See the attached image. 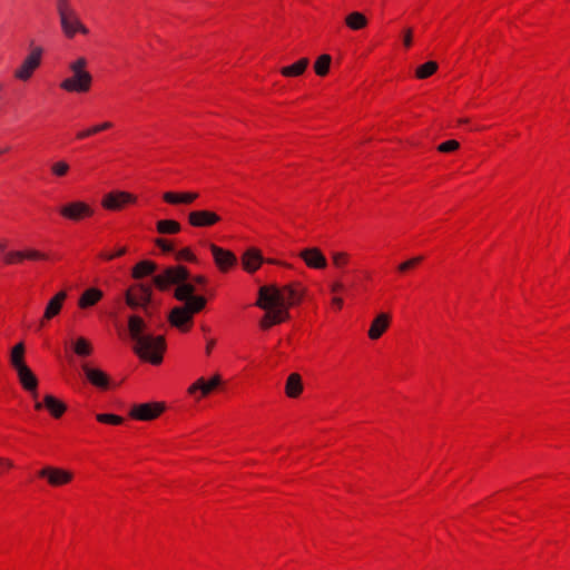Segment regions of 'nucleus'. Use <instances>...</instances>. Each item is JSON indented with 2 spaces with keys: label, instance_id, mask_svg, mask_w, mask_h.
I'll return each instance as SVG.
<instances>
[{
  "label": "nucleus",
  "instance_id": "603ef678",
  "mask_svg": "<svg viewBox=\"0 0 570 570\" xmlns=\"http://www.w3.org/2000/svg\"><path fill=\"white\" fill-rule=\"evenodd\" d=\"M332 304L336 309L340 311L343 307V298L334 296L332 299Z\"/></svg>",
  "mask_w": 570,
  "mask_h": 570
},
{
  "label": "nucleus",
  "instance_id": "a19ab883",
  "mask_svg": "<svg viewBox=\"0 0 570 570\" xmlns=\"http://www.w3.org/2000/svg\"><path fill=\"white\" fill-rule=\"evenodd\" d=\"M459 148H460V142L455 139H450L444 142H441L436 149L440 153L448 154V153H453V151L458 150Z\"/></svg>",
  "mask_w": 570,
  "mask_h": 570
},
{
  "label": "nucleus",
  "instance_id": "aec40b11",
  "mask_svg": "<svg viewBox=\"0 0 570 570\" xmlns=\"http://www.w3.org/2000/svg\"><path fill=\"white\" fill-rule=\"evenodd\" d=\"M391 325V315L389 313H380L371 323L367 335L372 341H376L383 336Z\"/></svg>",
  "mask_w": 570,
  "mask_h": 570
},
{
  "label": "nucleus",
  "instance_id": "8fccbe9b",
  "mask_svg": "<svg viewBox=\"0 0 570 570\" xmlns=\"http://www.w3.org/2000/svg\"><path fill=\"white\" fill-rule=\"evenodd\" d=\"M403 43L406 48L412 46V29H407L403 37Z\"/></svg>",
  "mask_w": 570,
  "mask_h": 570
},
{
  "label": "nucleus",
  "instance_id": "f03ea898",
  "mask_svg": "<svg viewBox=\"0 0 570 570\" xmlns=\"http://www.w3.org/2000/svg\"><path fill=\"white\" fill-rule=\"evenodd\" d=\"M146 324L138 315L128 317V331L135 342L134 351L144 361L154 365L163 362L166 340L163 335L145 334Z\"/></svg>",
  "mask_w": 570,
  "mask_h": 570
},
{
  "label": "nucleus",
  "instance_id": "ddd939ff",
  "mask_svg": "<svg viewBox=\"0 0 570 570\" xmlns=\"http://www.w3.org/2000/svg\"><path fill=\"white\" fill-rule=\"evenodd\" d=\"M188 224L195 228H209L223 220L222 216L209 209H196L189 212Z\"/></svg>",
  "mask_w": 570,
  "mask_h": 570
},
{
  "label": "nucleus",
  "instance_id": "f3484780",
  "mask_svg": "<svg viewBox=\"0 0 570 570\" xmlns=\"http://www.w3.org/2000/svg\"><path fill=\"white\" fill-rule=\"evenodd\" d=\"M168 321L171 326L177 327L184 333L188 332L193 324V317L189 315L188 311H185V308L180 306H176L170 311Z\"/></svg>",
  "mask_w": 570,
  "mask_h": 570
},
{
  "label": "nucleus",
  "instance_id": "79ce46f5",
  "mask_svg": "<svg viewBox=\"0 0 570 570\" xmlns=\"http://www.w3.org/2000/svg\"><path fill=\"white\" fill-rule=\"evenodd\" d=\"M177 261H187V262H196L195 254L188 248L185 247L176 253Z\"/></svg>",
  "mask_w": 570,
  "mask_h": 570
},
{
  "label": "nucleus",
  "instance_id": "864d4df0",
  "mask_svg": "<svg viewBox=\"0 0 570 570\" xmlns=\"http://www.w3.org/2000/svg\"><path fill=\"white\" fill-rule=\"evenodd\" d=\"M50 320H45V314L42 315V317L40 318L39 321V328H42L46 326V324L49 322Z\"/></svg>",
  "mask_w": 570,
  "mask_h": 570
},
{
  "label": "nucleus",
  "instance_id": "c85d7f7f",
  "mask_svg": "<svg viewBox=\"0 0 570 570\" xmlns=\"http://www.w3.org/2000/svg\"><path fill=\"white\" fill-rule=\"evenodd\" d=\"M206 306V298L203 296L193 295L189 299L185 302L181 308L188 311L189 315L193 317L195 314L203 311Z\"/></svg>",
  "mask_w": 570,
  "mask_h": 570
},
{
  "label": "nucleus",
  "instance_id": "b1692460",
  "mask_svg": "<svg viewBox=\"0 0 570 570\" xmlns=\"http://www.w3.org/2000/svg\"><path fill=\"white\" fill-rule=\"evenodd\" d=\"M104 297V292L97 287L86 289L78 301V306L82 309L96 305Z\"/></svg>",
  "mask_w": 570,
  "mask_h": 570
},
{
  "label": "nucleus",
  "instance_id": "a878e982",
  "mask_svg": "<svg viewBox=\"0 0 570 570\" xmlns=\"http://www.w3.org/2000/svg\"><path fill=\"white\" fill-rule=\"evenodd\" d=\"M303 391L302 377L297 373H292L285 384V393L288 397L295 399Z\"/></svg>",
  "mask_w": 570,
  "mask_h": 570
},
{
  "label": "nucleus",
  "instance_id": "9d476101",
  "mask_svg": "<svg viewBox=\"0 0 570 570\" xmlns=\"http://www.w3.org/2000/svg\"><path fill=\"white\" fill-rule=\"evenodd\" d=\"M39 479H43L52 488L65 487L72 482L75 474L72 471L53 466L45 465L37 472Z\"/></svg>",
  "mask_w": 570,
  "mask_h": 570
},
{
  "label": "nucleus",
  "instance_id": "a18cd8bd",
  "mask_svg": "<svg viewBox=\"0 0 570 570\" xmlns=\"http://www.w3.org/2000/svg\"><path fill=\"white\" fill-rule=\"evenodd\" d=\"M14 468L13 462L10 459L0 456V475Z\"/></svg>",
  "mask_w": 570,
  "mask_h": 570
},
{
  "label": "nucleus",
  "instance_id": "6e6d98bb",
  "mask_svg": "<svg viewBox=\"0 0 570 570\" xmlns=\"http://www.w3.org/2000/svg\"><path fill=\"white\" fill-rule=\"evenodd\" d=\"M6 246L4 245H0V250H4Z\"/></svg>",
  "mask_w": 570,
  "mask_h": 570
},
{
  "label": "nucleus",
  "instance_id": "393cba45",
  "mask_svg": "<svg viewBox=\"0 0 570 570\" xmlns=\"http://www.w3.org/2000/svg\"><path fill=\"white\" fill-rule=\"evenodd\" d=\"M309 66L308 58H301L296 62L289 66L282 67L279 72L282 76L287 78L302 76Z\"/></svg>",
  "mask_w": 570,
  "mask_h": 570
},
{
  "label": "nucleus",
  "instance_id": "7c9ffc66",
  "mask_svg": "<svg viewBox=\"0 0 570 570\" xmlns=\"http://www.w3.org/2000/svg\"><path fill=\"white\" fill-rule=\"evenodd\" d=\"M332 63V57L327 53L321 55L315 63H314V71L320 77H325L330 72V67Z\"/></svg>",
  "mask_w": 570,
  "mask_h": 570
},
{
  "label": "nucleus",
  "instance_id": "e433bc0d",
  "mask_svg": "<svg viewBox=\"0 0 570 570\" xmlns=\"http://www.w3.org/2000/svg\"><path fill=\"white\" fill-rule=\"evenodd\" d=\"M24 257H26V261H31V262H48V261H51V256L48 254V253H45V252H40L38 249H35V248H27L24 249Z\"/></svg>",
  "mask_w": 570,
  "mask_h": 570
},
{
  "label": "nucleus",
  "instance_id": "1a4fd4ad",
  "mask_svg": "<svg viewBox=\"0 0 570 570\" xmlns=\"http://www.w3.org/2000/svg\"><path fill=\"white\" fill-rule=\"evenodd\" d=\"M95 208L82 200L68 202L59 208V215L73 223L89 219L95 215Z\"/></svg>",
  "mask_w": 570,
  "mask_h": 570
},
{
  "label": "nucleus",
  "instance_id": "49530a36",
  "mask_svg": "<svg viewBox=\"0 0 570 570\" xmlns=\"http://www.w3.org/2000/svg\"><path fill=\"white\" fill-rule=\"evenodd\" d=\"M207 278L203 275H197L191 278V284L196 286H205L207 284Z\"/></svg>",
  "mask_w": 570,
  "mask_h": 570
},
{
  "label": "nucleus",
  "instance_id": "4be33fe9",
  "mask_svg": "<svg viewBox=\"0 0 570 570\" xmlns=\"http://www.w3.org/2000/svg\"><path fill=\"white\" fill-rule=\"evenodd\" d=\"M67 298V292L60 291L49 299L45 308V320H52L58 316Z\"/></svg>",
  "mask_w": 570,
  "mask_h": 570
},
{
  "label": "nucleus",
  "instance_id": "a211bd4d",
  "mask_svg": "<svg viewBox=\"0 0 570 570\" xmlns=\"http://www.w3.org/2000/svg\"><path fill=\"white\" fill-rule=\"evenodd\" d=\"M299 257L309 268L324 269L327 266L326 257L317 247L303 249Z\"/></svg>",
  "mask_w": 570,
  "mask_h": 570
},
{
  "label": "nucleus",
  "instance_id": "6ab92c4d",
  "mask_svg": "<svg viewBox=\"0 0 570 570\" xmlns=\"http://www.w3.org/2000/svg\"><path fill=\"white\" fill-rule=\"evenodd\" d=\"M82 371L87 377V380L94 386L100 390H108L110 386V379L107 373L101 371L100 368L90 367L87 364L82 365Z\"/></svg>",
  "mask_w": 570,
  "mask_h": 570
},
{
  "label": "nucleus",
  "instance_id": "ea45409f",
  "mask_svg": "<svg viewBox=\"0 0 570 570\" xmlns=\"http://www.w3.org/2000/svg\"><path fill=\"white\" fill-rule=\"evenodd\" d=\"M69 165L65 160L56 161L51 165V173L56 177H65L69 173Z\"/></svg>",
  "mask_w": 570,
  "mask_h": 570
},
{
  "label": "nucleus",
  "instance_id": "13d9d810",
  "mask_svg": "<svg viewBox=\"0 0 570 570\" xmlns=\"http://www.w3.org/2000/svg\"><path fill=\"white\" fill-rule=\"evenodd\" d=\"M2 153H3V151H2V150H0V155H1Z\"/></svg>",
  "mask_w": 570,
  "mask_h": 570
},
{
  "label": "nucleus",
  "instance_id": "f704fd0d",
  "mask_svg": "<svg viewBox=\"0 0 570 570\" xmlns=\"http://www.w3.org/2000/svg\"><path fill=\"white\" fill-rule=\"evenodd\" d=\"M422 261H423L422 256L412 257V258H410V259L399 264L397 267H396V271L400 274H407L411 271L415 269L417 266H420Z\"/></svg>",
  "mask_w": 570,
  "mask_h": 570
},
{
  "label": "nucleus",
  "instance_id": "2f4dec72",
  "mask_svg": "<svg viewBox=\"0 0 570 570\" xmlns=\"http://www.w3.org/2000/svg\"><path fill=\"white\" fill-rule=\"evenodd\" d=\"M73 352L78 356L87 357L92 353V345L89 340L80 336L73 342Z\"/></svg>",
  "mask_w": 570,
  "mask_h": 570
},
{
  "label": "nucleus",
  "instance_id": "37998d69",
  "mask_svg": "<svg viewBox=\"0 0 570 570\" xmlns=\"http://www.w3.org/2000/svg\"><path fill=\"white\" fill-rule=\"evenodd\" d=\"M97 129L98 128L96 127V125H94V126H91V127H89L87 129L80 130V131H78L76 134V139L77 140H83V139H87V138H89L91 136H95V135L99 134Z\"/></svg>",
  "mask_w": 570,
  "mask_h": 570
},
{
  "label": "nucleus",
  "instance_id": "20e7f679",
  "mask_svg": "<svg viewBox=\"0 0 570 570\" xmlns=\"http://www.w3.org/2000/svg\"><path fill=\"white\" fill-rule=\"evenodd\" d=\"M53 4L60 28L66 38L72 39L78 33L89 35V29L82 22L73 0H53Z\"/></svg>",
  "mask_w": 570,
  "mask_h": 570
},
{
  "label": "nucleus",
  "instance_id": "09e8293b",
  "mask_svg": "<svg viewBox=\"0 0 570 570\" xmlns=\"http://www.w3.org/2000/svg\"><path fill=\"white\" fill-rule=\"evenodd\" d=\"M96 127L98 128V132H102V131H106V130H109L114 127V124L111 121H104V122H100V124H97Z\"/></svg>",
  "mask_w": 570,
  "mask_h": 570
},
{
  "label": "nucleus",
  "instance_id": "5701e85b",
  "mask_svg": "<svg viewBox=\"0 0 570 570\" xmlns=\"http://www.w3.org/2000/svg\"><path fill=\"white\" fill-rule=\"evenodd\" d=\"M262 263V254L256 248L247 249L242 256V265L247 273L256 272L261 267Z\"/></svg>",
  "mask_w": 570,
  "mask_h": 570
},
{
  "label": "nucleus",
  "instance_id": "de8ad7c7",
  "mask_svg": "<svg viewBox=\"0 0 570 570\" xmlns=\"http://www.w3.org/2000/svg\"><path fill=\"white\" fill-rule=\"evenodd\" d=\"M344 288H345L344 284L340 281H336L331 285V292L333 294L342 293L344 291Z\"/></svg>",
  "mask_w": 570,
  "mask_h": 570
},
{
  "label": "nucleus",
  "instance_id": "dca6fc26",
  "mask_svg": "<svg viewBox=\"0 0 570 570\" xmlns=\"http://www.w3.org/2000/svg\"><path fill=\"white\" fill-rule=\"evenodd\" d=\"M43 407L55 419L61 417L65 414L66 410H67L66 404L62 401H60L59 399H57L56 396L51 395V394L45 395L43 402H36L35 409L37 411H40Z\"/></svg>",
  "mask_w": 570,
  "mask_h": 570
},
{
  "label": "nucleus",
  "instance_id": "c9c22d12",
  "mask_svg": "<svg viewBox=\"0 0 570 570\" xmlns=\"http://www.w3.org/2000/svg\"><path fill=\"white\" fill-rule=\"evenodd\" d=\"M96 420L102 424L120 425L125 422V419L117 414L111 413H99L96 415Z\"/></svg>",
  "mask_w": 570,
  "mask_h": 570
},
{
  "label": "nucleus",
  "instance_id": "2eb2a0df",
  "mask_svg": "<svg viewBox=\"0 0 570 570\" xmlns=\"http://www.w3.org/2000/svg\"><path fill=\"white\" fill-rule=\"evenodd\" d=\"M216 266L220 272H227L237 263L235 254L228 249L219 247L215 244L209 245Z\"/></svg>",
  "mask_w": 570,
  "mask_h": 570
},
{
  "label": "nucleus",
  "instance_id": "7ed1b4c3",
  "mask_svg": "<svg viewBox=\"0 0 570 570\" xmlns=\"http://www.w3.org/2000/svg\"><path fill=\"white\" fill-rule=\"evenodd\" d=\"M189 278V272L185 266H171L166 268L161 274L154 277L155 286L160 291H166L170 285L177 284L175 297L178 301L186 302L196 292V287L191 283H186Z\"/></svg>",
  "mask_w": 570,
  "mask_h": 570
},
{
  "label": "nucleus",
  "instance_id": "cd10ccee",
  "mask_svg": "<svg viewBox=\"0 0 570 570\" xmlns=\"http://www.w3.org/2000/svg\"><path fill=\"white\" fill-rule=\"evenodd\" d=\"M345 24L351 30L357 31L366 28L368 20L362 12L354 11L345 17Z\"/></svg>",
  "mask_w": 570,
  "mask_h": 570
},
{
  "label": "nucleus",
  "instance_id": "39448f33",
  "mask_svg": "<svg viewBox=\"0 0 570 570\" xmlns=\"http://www.w3.org/2000/svg\"><path fill=\"white\" fill-rule=\"evenodd\" d=\"M9 362L16 371L18 381L22 389L29 392L33 399H37L39 381L26 363V346L23 342H19L11 348Z\"/></svg>",
  "mask_w": 570,
  "mask_h": 570
},
{
  "label": "nucleus",
  "instance_id": "423d86ee",
  "mask_svg": "<svg viewBox=\"0 0 570 570\" xmlns=\"http://www.w3.org/2000/svg\"><path fill=\"white\" fill-rule=\"evenodd\" d=\"M88 61L83 57L77 58L69 65L71 76L63 79L59 87L61 90L71 94H86L92 86V76L86 69Z\"/></svg>",
  "mask_w": 570,
  "mask_h": 570
},
{
  "label": "nucleus",
  "instance_id": "473e14b6",
  "mask_svg": "<svg viewBox=\"0 0 570 570\" xmlns=\"http://www.w3.org/2000/svg\"><path fill=\"white\" fill-rule=\"evenodd\" d=\"M331 258L333 266L340 271H344L351 263V255L346 252H333Z\"/></svg>",
  "mask_w": 570,
  "mask_h": 570
},
{
  "label": "nucleus",
  "instance_id": "f8f14e48",
  "mask_svg": "<svg viewBox=\"0 0 570 570\" xmlns=\"http://www.w3.org/2000/svg\"><path fill=\"white\" fill-rule=\"evenodd\" d=\"M164 411L165 405L160 402L139 403L132 405L129 411V416L138 421H153Z\"/></svg>",
  "mask_w": 570,
  "mask_h": 570
},
{
  "label": "nucleus",
  "instance_id": "c03bdc74",
  "mask_svg": "<svg viewBox=\"0 0 570 570\" xmlns=\"http://www.w3.org/2000/svg\"><path fill=\"white\" fill-rule=\"evenodd\" d=\"M156 245L164 253H173L175 250L174 245L168 239H165V238L156 239Z\"/></svg>",
  "mask_w": 570,
  "mask_h": 570
},
{
  "label": "nucleus",
  "instance_id": "412c9836",
  "mask_svg": "<svg viewBox=\"0 0 570 570\" xmlns=\"http://www.w3.org/2000/svg\"><path fill=\"white\" fill-rule=\"evenodd\" d=\"M199 194L196 191H184V193H175V191H166L163 195V199L165 203L170 205H189L193 204Z\"/></svg>",
  "mask_w": 570,
  "mask_h": 570
},
{
  "label": "nucleus",
  "instance_id": "bb28decb",
  "mask_svg": "<svg viewBox=\"0 0 570 570\" xmlns=\"http://www.w3.org/2000/svg\"><path fill=\"white\" fill-rule=\"evenodd\" d=\"M157 268V265L151 261H140L137 263L131 271V277L135 279H141L146 276L151 275Z\"/></svg>",
  "mask_w": 570,
  "mask_h": 570
},
{
  "label": "nucleus",
  "instance_id": "5fc2aeb1",
  "mask_svg": "<svg viewBox=\"0 0 570 570\" xmlns=\"http://www.w3.org/2000/svg\"><path fill=\"white\" fill-rule=\"evenodd\" d=\"M458 122H459V125H465V124H468V122H469V119H468V118H460V119L458 120Z\"/></svg>",
  "mask_w": 570,
  "mask_h": 570
},
{
  "label": "nucleus",
  "instance_id": "4d7b16f0",
  "mask_svg": "<svg viewBox=\"0 0 570 570\" xmlns=\"http://www.w3.org/2000/svg\"><path fill=\"white\" fill-rule=\"evenodd\" d=\"M2 89H3V85H2V83H0V92L2 91Z\"/></svg>",
  "mask_w": 570,
  "mask_h": 570
},
{
  "label": "nucleus",
  "instance_id": "c756f323",
  "mask_svg": "<svg viewBox=\"0 0 570 570\" xmlns=\"http://www.w3.org/2000/svg\"><path fill=\"white\" fill-rule=\"evenodd\" d=\"M156 228L159 234L164 235H174L181 230L180 224L174 219L159 220L157 222Z\"/></svg>",
  "mask_w": 570,
  "mask_h": 570
},
{
  "label": "nucleus",
  "instance_id": "6e6552de",
  "mask_svg": "<svg viewBox=\"0 0 570 570\" xmlns=\"http://www.w3.org/2000/svg\"><path fill=\"white\" fill-rule=\"evenodd\" d=\"M153 287L149 284L137 283L130 285L125 293V302L131 309L141 307L147 312L151 302Z\"/></svg>",
  "mask_w": 570,
  "mask_h": 570
},
{
  "label": "nucleus",
  "instance_id": "3c124183",
  "mask_svg": "<svg viewBox=\"0 0 570 570\" xmlns=\"http://www.w3.org/2000/svg\"><path fill=\"white\" fill-rule=\"evenodd\" d=\"M216 345V340L214 338H210L207 341V344H206V347H205V353L206 355H210L213 348L215 347Z\"/></svg>",
  "mask_w": 570,
  "mask_h": 570
},
{
  "label": "nucleus",
  "instance_id": "4468645a",
  "mask_svg": "<svg viewBox=\"0 0 570 570\" xmlns=\"http://www.w3.org/2000/svg\"><path fill=\"white\" fill-rule=\"evenodd\" d=\"M222 384V376L214 375L210 380L204 377L197 379L187 390L188 394L195 396L196 400L208 396Z\"/></svg>",
  "mask_w": 570,
  "mask_h": 570
},
{
  "label": "nucleus",
  "instance_id": "0eeeda50",
  "mask_svg": "<svg viewBox=\"0 0 570 570\" xmlns=\"http://www.w3.org/2000/svg\"><path fill=\"white\" fill-rule=\"evenodd\" d=\"M43 55L45 49L41 46L30 42L27 56L12 72L13 79L20 82H28L41 67Z\"/></svg>",
  "mask_w": 570,
  "mask_h": 570
},
{
  "label": "nucleus",
  "instance_id": "4c0bfd02",
  "mask_svg": "<svg viewBox=\"0 0 570 570\" xmlns=\"http://www.w3.org/2000/svg\"><path fill=\"white\" fill-rule=\"evenodd\" d=\"M26 261L23 250H10L4 255L3 262L7 265H19Z\"/></svg>",
  "mask_w": 570,
  "mask_h": 570
},
{
  "label": "nucleus",
  "instance_id": "f257e3e1",
  "mask_svg": "<svg viewBox=\"0 0 570 570\" xmlns=\"http://www.w3.org/2000/svg\"><path fill=\"white\" fill-rule=\"evenodd\" d=\"M304 296L299 284H288L282 287L264 285L258 289L255 306L265 311L259 320V327L268 331L271 327L289 320V308L298 305Z\"/></svg>",
  "mask_w": 570,
  "mask_h": 570
},
{
  "label": "nucleus",
  "instance_id": "9b49d317",
  "mask_svg": "<svg viewBox=\"0 0 570 570\" xmlns=\"http://www.w3.org/2000/svg\"><path fill=\"white\" fill-rule=\"evenodd\" d=\"M138 197L135 194L125 190H112L104 195L101 206L106 210L119 212L129 205H135Z\"/></svg>",
  "mask_w": 570,
  "mask_h": 570
},
{
  "label": "nucleus",
  "instance_id": "72a5a7b5",
  "mask_svg": "<svg viewBox=\"0 0 570 570\" xmlns=\"http://www.w3.org/2000/svg\"><path fill=\"white\" fill-rule=\"evenodd\" d=\"M438 70L435 61H428L416 68L415 76L419 79H426Z\"/></svg>",
  "mask_w": 570,
  "mask_h": 570
},
{
  "label": "nucleus",
  "instance_id": "58836bf2",
  "mask_svg": "<svg viewBox=\"0 0 570 570\" xmlns=\"http://www.w3.org/2000/svg\"><path fill=\"white\" fill-rule=\"evenodd\" d=\"M127 252H128V248L126 246H121L116 252L101 250L98 254V257L104 262H111L116 258H119V257L126 255Z\"/></svg>",
  "mask_w": 570,
  "mask_h": 570
}]
</instances>
